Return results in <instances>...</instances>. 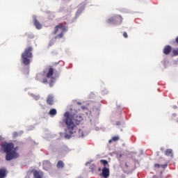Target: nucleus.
Masks as SVG:
<instances>
[{"label":"nucleus","instance_id":"nucleus-8","mask_svg":"<svg viewBox=\"0 0 178 178\" xmlns=\"http://www.w3.org/2000/svg\"><path fill=\"white\" fill-rule=\"evenodd\" d=\"M111 175V172L109 171V168H103L102 170V175L104 178H108L109 177V175Z\"/></svg>","mask_w":178,"mask_h":178},{"label":"nucleus","instance_id":"nucleus-3","mask_svg":"<svg viewBox=\"0 0 178 178\" xmlns=\"http://www.w3.org/2000/svg\"><path fill=\"white\" fill-rule=\"evenodd\" d=\"M21 58L25 66H29L31 63V59H33V47H26L21 55Z\"/></svg>","mask_w":178,"mask_h":178},{"label":"nucleus","instance_id":"nucleus-21","mask_svg":"<svg viewBox=\"0 0 178 178\" xmlns=\"http://www.w3.org/2000/svg\"><path fill=\"white\" fill-rule=\"evenodd\" d=\"M161 168H162L163 169H166V168H168L167 163H165V164L161 165Z\"/></svg>","mask_w":178,"mask_h":178},{"label":"nucleus","instance_id":"nucleus-28","mask_svg":"<svg viewBox=\"0 0 178 178\" xmlns=\"http://www.w3.org/2000/svg\"><path fill=\"white\" fill-rule=\"evenodd\" d=\"M3 140V138H2V136H0V141H2Z\"/></svg>","mask_w":178,"mask_h":178},{"label":"nucleus","instance_id":"nucleus-27","mask_svg":"<svg viewBox=\"0 0 178 178\" xmlns=\"http://www.w3.org/2000/svg\"><path fill=\"white\" fill-rule=\"evenodd\" d=\"M175 42L178 44V36L175 38Z\"/></svg>","mask_w":178,"mask_h":178},{"label":"nucleus","instance_id":"nucleus-1","mask_svg":"<svg viewBox=\"0 0 178 178\" xmlns=\"http://www.w3.org/2000/svg\"><path fill=\"white\" fill-rule=\"evenodd\" d=\"M64 116L65 118L64 122L67 126V129L64 134L65 138L69 139L70 137L81 138L84 137V132H83V130L77 128V126L80 124V122H83V115H70V113L67 111L65 113Z\"/></svg>","mask_w":178,"mask_h":178},{"label":"nucleus","instance_id":"nucleus-14","mask_svg":"<svg viewBox=\"0 0 178 178\" xmlns=\"http://www.w3.org/2000/svg\"><path fill=\"white\" fill-rule=\"evenodd\" d=\"M165 155H166V156H170V158H173V150H172V149H167L165 150Z\"/></svg>","mask_w":178,"mask_h":178},{"label":"nucleus","instance_id":"nucleus-26","mask_svg":"<svg viewBox=\"0 0 178 178\" xmlns=\"http://www.w3.org/2000/svg\"><path fill=\"white\" fill-rule=\"evenodd\" d=\"M120 124H122V122H121L120 121H118V122H116V125H117V126H120Z\"/></svg>","mask_w":178,"mask_h":178},{"label":"nucleus","instance_id":"nucleus-5","mask_svg":"<svg viewBox=\"0 0 178 178\" xmlns=\"http://www.w3.org/2000/svg\"><path fill=\"white\" fill-rule=\"evenodd\" d=\"M122 22L123 17H122L120 15L114 16L106 20V23L108 24H122Z\"/></svg>","mask_w":178,"mask_h":178},{"label":"nucleus","instance_id":"nucleus-11","mask_svg":"<svg viewBox=\"0 0 178 178\" xmlns=\"http://www.w3.org/2000/svg\"><path fill=\"white\" fill-rule=\"evenodd\" d=\"M33 173L34 178H42L44 176L42 172H38V170H33Z\"/></svg>","mask_w":178,"mask_h":178},{"label":"nucleus","instance_id":"nucleus-23","mask_svg":"<svg viewBox=\"0 0 178 178\" xmlns=\"http://www.w3.org/2000/svg\"><path fill=\"white\" fill-rule=\"evenodd\" d=\"M123 37H124V38H128L129 35H127V32H124V33H123Z\"/></svg>","mask_w":178,"mask_h":178},{"label":"nucleus","instance_id":"nucleus-12","mask_svg":"<svg viewBox=\"0 0 178 178\" xmlns=\"http://www.w3.org/2000/svg\"><path fill=\"white\" fill-rule=\"evenodd\" d=\"M7 174H6V168H0V178H5L6 177Z\"/></svg>","mask_w":178,"mask_h":178},{"label":"nucleus","instance_id":"nucleus-10","mask_svg":"<svg viewBox=\"0 0 178 178\" xmlns=\"http://www.w3.org/2000/svg\"><path fill=\"white\" fill-rule=\"evenodd\" d=\"M163 52L164 55H169V54H170V52H172V46H170V45L165 46Z\"/></svg>","mask_w":178,"mask_h":178},{"label":"nucleus","instance_id":"nucleus-4","mask_svg":"<svg viewBox=\"0 0 178 178\" xmlns=\"http://www.w3.org/2000/svg\"><path fill=\"white\" fill-rule=\"evenodd\" d=\"M59 30H61V32L60 34H58V33L59 32ZM66 31H67V28L65 26V25H63V23H60L58 25H56L54 27V31L53 34L54 35L58 34V35L54 37V40H60V38H63V35L65 33H66Z\"/></svg>","mask_w":178,"mask_h":178},{"label":"nucleus","instance_id":"nucleus-18","mask_svg":"<svg viewBox=\"0 0 178 178\" xmlns=\"http://www.w3.org/2000/svg\"><path fill=\"white\" fill-rule=\"evenodd\" d=\"M120 137L119 136H113V138L108 140L109 144H111V143H113V141H119L120 140Z\"/></svg>","mask_w":178,"mask_h":178},{"label":"nucleus","instance_id":"nucleus-19","mask_svg":"<svg viewBox=\"0 0 178 178\" xmlns=\"http://www.w3.org/2000/svg\"><path fill=\"white\" fill-rule=\"evenodd\" d=\"M124 172L125 173H129L130 172V169L129 167V165L127 164V163H125L124 168Z\"/></svg>","mask_w":178,"mask_h":178},{"label":"nucleus","instance_id":"nucleus-25","mask_svg":"<svg viewBox=\"0 0 178 178\" xmlns=\"http://www.w3.org/2000/svg\"><path fill=\"white\" fill-rule=\"evenodd\" d=\"M42 83H43L44 84H47V83H48V80H47V79H44L42 80Z\"/></svg>","mask_w":178,"mask_h":178},{"label":"nucleus","instance_id":"nucleus-13","mask_svg":"<svg viewBox=\"0 0 178 178\" xmlns=\"http://www.w3.org/2000/svg\"><path fill=\"white\" fill-rule=\"evenodd\" d=\"M51 162L49 161H44L43 163V169H44V170H48L49 169H51Z\"/></svg>","mask_w":178,"mask_h":178},{"label":"nucleus","instance_id":"nucleus-29","mask_svg":"<svg viewBox=\"0 0 178 178\" xmlns=\"http://www.w3.org/2000/svg\"><path fill=\"white\" fill-rule=\"evenodd\" d=\"M98 172H101V168H100L98 169Z\"/></svg>","mask_w":178,"mask_h":178},{"label":"nucleus","instance_id":"nucleus-6","mask_svg":"<svg viewBox=\"0 0 178 178\" xmlns=\"http://www.w3.org/2000/svg\"><path fill=\"white\" fill-rule=\"evenodd\" d=\"M52 76H54V68L50 67L49 69V71L46 74V77H47V79H51L49 81L50 87H54V84H55V79H54V77H52Z\"/></svg>","mask_w":178,"mask_h":178},{"label":"nucleus","instance_id":"nucleus-16","mask_svg":"<svg viewBox=\"0 0 178 178\" xmlns=\"http://www.w3.org/2000/svg\"><path fill=\"white\" fill-rule=\"evenodd\" d=\"M56 113H58V112L56 111V109H55V108L50 109V111L49 112V115H50V116H55L56 115Z\"/></svg>","mask_w":178,"mask_h":178},{"label":"nucleus","instance_id":"nucleus-30","mask_svg":"<svg viewBox=\"0 0 178 178\" xmlns=\"http://www.w3.org/2000/svg\"><path fill=\"white\" fill-rule=\"evenodd\" d=\"M78 178H83L82 177H79Z\"/></svg>","mask_w":178,"mask_h":178},{"label":"nucleus","instance_id":"nucleus-7","mask_svg":"<svg viewBox=\"0 0 178 178\" xmlns=\"http://www.w3.org/2000/svg\"><path fill=\"white\" fill-rule=\"evenodd\" d=\"M33 24L35 26V27L38 29V30H41V29H42V25L40 23V22H38V20L37 19V16L34 15L33 17Z\"/></svg>","mask_w":178,"mask_h":178},{"label":"nucleus","instance_id":"nucleus-24","mask_svg":"<svg viewBox=\"0 0 178 178\" xmlns=\"http://www.w3.org/2000/svg\"><path fill=\"white\" fill-rule=\"evenodd\" d=\"M154 168H157V169H159V168H161V165L159 163H156L154 164Z\"/></svg>","mask_w":178,"mask_h":178},{"label":"nucleus","instance_id":"nucleus-20","mask_svg":"<svg viewBox=\"0 0 178 178\" xmlns=\"http://www.w3.org/2000/svg\"><path fill=\"white\" fill-rule=\"evenodd\" d=\"M172 54H173L174 56H178V48L173 49Z\"/></svg>","mask_w":178,"mask_h":178},{"label":"nucleus","instance_id":"nucleus-31","mask_svg":"<svg viewBox=\"0 0 178 178\" xmlns=\"http://www.w3.org/2000/svg\"><path fill=\"white\" fill-rule=\"evenodd\" d=\"M53 44H50L49 46L51 47V45H52Z\"/></svg>","mask_w":178,"mask_h":178},{"label":"nucleus","instance_id":"nucleus-9","mask_svg":"<svg viewBox=\"0 0 178 178\" xmlns=\"http://www.w3.org/2000/svg\"><path fill=\"white\" fill-rule=\"evenodd\" d=\"M46 102L47 105H49L50 106H52L54 104V95H49L46 99Z\"/></svg>","mask_w":178,"mask_h":178},{"label":"nucleus","instance_id":"nucleus-22","mask_svg":"<svg viewBox=\"0 0 178 178\" xmlns=\"http://www.w3.org/2000/svg\"><path fill=\"white\" fill-rule=\"evenodd\" d=\"M17 136H19V134L17 132H13V138H16V137H17Z\"/></svg>","mask_w":178,"mask_h":178},{"label":"nucleus","instance_id":"nucleus-2","mask_svg":"<svg viewBox=\"0 0 178 178\" xmlns=\"http://www.w3.org/2000/svg\"><path fill=\"white\" fill-rule=\"evenodd\" d=\"M1 149L6 154V161H12L13 159H17L19 158V153L17 152L19 149V147H17L15 148V144L13 143H5L1 145Z\"/></svg>","mask_w":178,"mask_h":178},{"label":"nucleus","instance_id":"nucleus-17","mask_svg":"<svg viewBox=\"0 0 178 178\" xmlns=\"http://www.w3.org/2000/svg\"><path fill=\"white\" fill-rule=\"evenodd\" d=\"M100 163L103 165L104 168L109 167V163H108V161L102 159L100 160Z\"/></svg>","mask_w":178,"mask_h":178},{"label":"nucleus","instance_id":"nucleus-15","mask_svg":"<svg viewBox=\"0 0 178 178\" xmlns=\"http://www.w3.org/2000/svg\"><path fill=\"white\" fill-rule=\"evenodd\" d=\"M57 169H62L65 168V163L62 161H58V162L56 164Z\"/></svg>","mask_w":178,"mask_h":178}]
</instances>
